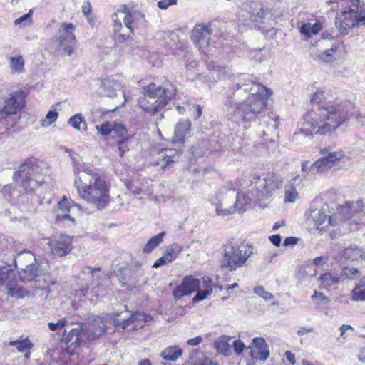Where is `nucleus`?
I'll return each mask as SVG.
<instances>
[{"label":"nucleus","instance_id":"obj_19","mask_svg":"<svg viewBox=\"0 0 365 365\" xmlns=\"http://www.w3.org/2000/svg\"><path fill=\"white\" fill-rule=\"evenodd\" d=\"M254 349L252 350V357L257 360L265 361L269 356V350L265 340L261 337L252 340Z\"/></svg>","mask_w":365,"mask_h":365},{"label":"nucleus","instance_id":"obj_29","mask_svg":"<svg viewBox=\"0 0 365 365\" xmlns=\"http://www.w3.org/2000/svg\"><path fill=\"white\" fill-rule=\"evenodd\" d=\"M245 197L244 196V195L238 192L237 194V197H236L235 207L226 209V208H222L221 205H218L216 207L217 215L219 216L225 217V216H228V215L233 214L235 212L236 208L238 209L239 210H242V207H239V204H240L241 200H245Z\"/></svg>","mask_w":365,"mask_h":365},{"label":"nucleus","instance_id":"obj_4","mask_svg":"<svg viewBox=\"0 0 365 365\" xmlns=\"http://www.w3.org/2000/svg\"><path fill=\"white\" fill-rule=\"evenodd\" d=\"M258 87L255 93L250 94L245 101L238 104L235 113L242 115L244 121H250L255 118L257 115L267 107L268 100L272 95L270 88L261 83L253 82Z\"/></svg>","mask_w":365,"mask_h":365},{"label":"nucleus","instance_id":"obj_47","mask_svg":"<svg viewBox=\"0 0 365 365\" xmlns=\"http://www.w3.org/2000/svg\"><path fill=\"white\" fill-rule=\"evenodd\" d=\"M48 327L51 331H56L61 328H63L66 325V320L61 319L58 320L56 323L50 322L48 323Z\"/></svg>","mask_w":365,"mask_h":365},{"label":"nucleus","instance_id":"obj_22","mask_svg":"<svg viewBox=\"0 0 365 365\" xmlns=\"http://www.w3.org/2000/svg\"><path fill=\"white\" fill-rule=\"evenodd\" d=\"M118 11L125 14V17L123 18V23L129 30V33L128 34H119V37L123 41H125L126 39L130 38L134 34L135 19L130 9L126 5H123Z\"/></svg>","mask_w":365,"mask_h":365},{"label":"nucleus","instance_id":"obj_55","mask_svg":"<svg viewBox=\"0 0 365 365\" xmlns=\"http://www.w3.org/2000/svg\"><path fill=\"white\" fill-rule=\"evenodd\" d=\"M270 242L275 246L279 247L280 245L282 239L279 235L276 234L269 237Z\"/></svg>","mask_w":365,"mask_h":365},{"label":"nucleus","instance_id":"obj_7","mask_svg":"<svg viewBox=\"0 0 365 365\" xmlns=\"http://www.w3.org/2000/svg\"><path fill=\"white\" fill-rule=\"evenodd\" d=\"M253 245L250 243L231 245L224 248L220 261V267L230 272H235L247 264L253 255Z\"/></svg>","mask_w":365,"mask_h":365},{"label":"nucleus","instance_id":"obj_39","mask_svg":"<svg viewBox=\"0 0 365 365\" xmlns=\"http://www.w3.org/2000/svg\"><path fill=\"white\" fill-rule=\"evenodd\" d=\"M331 167V164L328 163L327 159L326 158L325 156L317 160L314 163V168L317 169L318 172H324Z\"/></svg>","mask_w":365,"mask_h":365},{"label":"nucleus","instance_id":"obj_48","mask_svg":"<svg viewBox=\"0 0 365 365\" xmlns=\"http://www.w3.org/2000/svg\"><path fill=\"white\" fill-rule=\"evenodd\" d=\"M177 4V0H160L158 2V6L161 9H166L170 6Z\"/></svg>","mask_w":365,"mask_h":365},{"label":"nucleus","instance_id":"obj_17","mask_svg":"<svg viewBox=\"0 0 365 365\" xmlns=\"http://www.w3.org/2000/svg\"><path fill=\"white\" fill-rule=\"evenodd\" d=\"M81 328H73L68 333L66 330L63 334V340L66 346L65 351L69 354H74L82 343Z\"/></svg>","mask_w":365,"mask_h":365},{"label":"nucleus","instance_id":"obj_38","mask_svg":"<svg viewBox=\"0 0 365 365\" xmlns=\"http://www.w3.org/2000/svg\"><path fill=\"white\" fill-rule=\"evenodd\" d=\"M96 129L99 134L103 136H106L111 133L112 130H113V126L110 122L106 121L101 125H96Z\"/></svg>","mask_w":365,"mask_h":365},{"label":"nucleus","instance_id":"obj_60","mask_svg":"<svg viewBox=\"0 0 365 365\" xmlns=\"http://www.w3.org/2000/svg\"><path fill=\"white\" fill-rule=\"evenodd\" d=\"M297 245V237H286L284 240V246H289V245Z\"/></svg>","mask_w":365,"mask_h":365},{"label":"nucleus","instance_id":"obj_61","mask_svg":"<svg viewBox=\"0 0 365 365\" xmlns=\"http://www.w3.org/2000/svg\"><path fill=\"white\" fill-rule=\"evenodd\" d=\"M190 124L189 123V125L187 128L186 125L183 123H178L177 125V127H176L175 133H181L182 132L183 128H185V133H187L190 130Z\"/></svg>","mask_w":365,"mask_h":365},{"label":"nucleus","instance_id":"obj_34","mask_svg":"<svg viewBox=\"0 0 365 365\" xmlns=\"http://www.w3.org/2000/svg\"><path fill=\"white\" fill-rule=\"evenodd\" d=\"M10 68L13 73H21L24 72L25 61L22 56L18 55L16 56L9 57Z\"/></svg>","mask_w":365,"mask_h":365},{"label":"nucleus","instance_id":"obj_10","mask_svg":"<svg viewBox=\"0 0 365 365\" xmlns=\"http://www.w3.org/2000/svg\"><path fill=\"white\" fill-rule=\"evenodd\" d=\"M0 291H6L9 296L17 299L29 294L26 289L18 285L12 271L5 267H0Z\"/></svg>","mask_w":365,"mask_h":365},{"label":"nucleus","instance_id":"obj_41","mask_svg":"<svg viewBox=\"0 0 365 365\" xmlns=\"http://www.w3.org/2000/svg\"><path fill=\"white\" fill-rule=\"evenodd\" d=\"M346 4L349 9H355L357 13L362 14L365 11V5L360 0H346Z\"/></svg>","mask_w":365,"mask_h":365},{"label":"nucleus","instance_id":"obj_62","mask_svg":"<svg viewBox=\"0 0 365 365\" xmlns=\"http://www.w3.org/2000/svg\"><path fill=\"white\" fill-rule=\"evenodd\" d=\"M284 356L287 359V360L291 364H295V356L294 354H292L290 351H287L284 354Z\"/></svg>","mask_w":365,"mask_h":365},{"label":"nucleus","instance_id":"obj_32","mask_svg":"<svg viewBox=\"0 0 365 365\" xmlns=\"http://www.w3.org/2000/svg\"><path fill=\"white\" fill-rule=\"evenodd\" d=\"M165 235V232H162L153 236L143 247V253L148 254L153 251L163 242Z\"/></svg>","mask_w":365,"mask_h":365},{"label":"nucleus","instance_id":"obj_53","mask_svg":"<svg viewBox=\"0 0 365 365\" xmlns=\"http://www.w3.org/2000/svg\"><path fill=\"white\" fill-rule=\"evenodd\" d=\"M92 8L91 3L87 1L82 6V12L86 16L88 17L91 14Z\"/></svg>","mask_w":365,"mask_h":365},{"label":"nucleus","instance_id":"obj_56","mask_svg":"<svg viewBox=\"0 0 365 365\" xmlns=\"http://www.w3.org/2000/svg\"><path fill=\"white\" fill-rule=\"evenodd\" d=\"M295 192L294 188H293V191L290 192L288 190H286L285 192V202H294L295 200Z\"/></svg>","mask_w":365,"mask_h":365},{"label":"nucleus","instance_id":"obj_21","mask_svg":"<svg viewBox=\"0 0 365 365\" xmlns=\"http://www.w3.org/2000/svg\"><path fill=\"white\" fill-rule=\"evenodd\" d=\"M345 55L346 52L344 46L339 45L324 51L319 55V58L324 62L329 63L343 58Z\"/></svg>","mask_w":365,"mask_h":365},{"label":"nucleus","instance_id":"obj_51","mask_svg":"<svg viewBox=\"0 0 365 365\" xmlns=\"http://www.w3.org/2000/svg\"><path fill=\"white\" fill-rule=\"evenodd\" d=\"M339 330L341 331L340 338L345 340L347 338V331L354 330V328L351 325L343 324L339 327Z\"/></svg>","mask_w":365,"mask_h":365},{"label":"nucleus","instance_id":"obj_36","mask_svg":"<svg viewBox=\"0 0 365 365\" xmlns=\"http://www.w3.org/2000/svg\"><path fill=\"white\" fill-rule=\"evenodd\" d=\"M322 29L319 23L315 22L313 24L310 23L303 25L300 29V33L307 37H311L312 35L318 34Z\"/></svg>","mask_w":365,"mask_h":365},{"label":"nucleus","instance_id":"obj_13","mask_svg":"<svg viewBox=\"0 0 365 365\" xmlns=\"http://www.w3.org/2000/svg\"><path fill=\"white\" fill-rule=\"evenodd\" d=\"M108 316L109 314L103 317L97 316L88 324L85 330V334L88 341L96 340L106 333L108 329V322H112Z\"/></svg>","mask_w":365,"mask_h":365},{"label":"nucleus","instance_id":"obj_42","mask_svg":"<svg viewBox=\"0 0 365 365\" xmlns=\"http://www.w3.org/2000/svg\"><path fill=\"white\" fill-rule=\"evenodd\" d=\"M83 121V119L81 114L78 113V114H76V115L71 116L69 118L68 123L69 125H71L73 128H74L75 129L80 130H81L80 125Z\"/></svg>","mask_w":365,"mask_h":365},{"label":"nucleus","instance_id":"obj_6","mask_svg":"<svg viewBox=\"0 0 365 365\" xmlns=\"http://www.w3.org/2000/svg\"><path fill=\"white\" fill-rule=\"evenodd\" d=\"M128 314L123 316V312L109 313L108 317L112 321L118 332L133 334L142 329L147 322L153 320V317L142 312L125 310Z\"/></svg>","mask_w":365,"mask_h":365},{"label":"nucleus","instance_id":"obj_20","mask_svg":"<svg viewBox=\"0 0 365 365\" xmlns=\"http://www.w3.org/2000/svg\"><path fill=\"white\" fill-rule=\"evenodd\" d=\"M168 149L162 150L158 153V158L156 160L150 163L153 166H160L162 170H165L171 165L178 160V156L176 153L168 155L166 151Z\"/></svg>","mask_w":365,"mask_h":365},{"label":"nucleus","instance_id":"obj_46","mask_svg":"<svg viewBox=\"0 0 365 365\" xmlns=\"http://www.w3.org/2000/svg\"><path fill=\"white\" fill-rule=\"evenodd\" d=\"M233 348H234V351L237 354V355H240L242 353V351H244L245 348V344L243 343L242 341L238 339V340H235L234 342H233Z\"/></svg>","mask_w":365,"mask_h":365},{"label":"nucleus","instance_id":"obj_27","mask_svg":"<svg viewBox=\"0 0 365 365\" xmlns=\"http://www.w3.org/2000/svg\"><path fill=\"white\" fill-rule=\"evenodd\" d=\"M322 285L324 288L336 287L339 283H341L340 275H334L330 272H326L321 275L319 278Z\"/></svg>","mask_w":365,"mask_h":365},{"label":"nucleus","instance_id":"obj_23","mask_svg":"<svg viewBox=\"0 0 365 365\" xmlns=\"http://www.w3.org/2000/svg\"><path fill=\"white\" fill-rule=\"evenodd\" d=\"M75 202L68 199L65 195L58 202V208L61 212V215H57L56 222H61L64 219H68L71 222H74L75 220L69 215L70 209L75 205Z\"/></svg>","mask_w":365,"mask_h":365},{"label":"nucleus","instance_id":"obj_64","mask_svg":"<svg viewBox=\"0 0 365 365\" xmlns=\"http://www.w3.org/2000/svg\"><path fill=\"white\" fill-rule=\"evenodd\" d=\"M356 23H361L364 26H365V16L362 15V14L357 13V11H356Z\"/></svg>","mask_w":365,"mask_h":365},{"label":"nucleus","instance_id":"obj_30","mask_svg":"<svg viewBox=\"0 0 365 365\" xmlns=\"http://www.w3.org/2000/svg\"><path fill=\"white\" fill-rule=\"evenodd\" d=\"M351 299L354 301H365V276L359 279L351 291Z\"/></svg>","mask_w":365,"mask_h":365},{"label":"nucleus","instance_id":"obj_3","mask_svg":"<svg viewBox=\"0 0 365 365\" xmlns=\"http://www.w3.org/2000/svg\"><path fill=\"white\" fill-rule=\"evenodd\" d=\"M88 177L76 176L74 186L81 199L98 210L106 208L111 201L110 182L106 176L90 168L83 169Z\"/></svg>","mask_w":365,"mask_h":365},{"label":"nucleus","instance_id":"obj_26","mask_svg":"<svg viewBox=\"0 0 365 365\" xmlns=\"http://www.w3.org/2000/svg\"><path fill=\"white\" fill-rule=\"evenodd\" d=\"M182 353L183 351L179 346H169L162 351L160 356L166 361H175L182 356Z\"/></svg>","mask_w":365,"mask_h":365},{"label":"nucleus","instance_id":"obj_12","mask_svg":"<svg viewBox=\"0 0 365 365\" xmlns=\"http://www.w3.org/2000/svg\"><path fill=\"white\" fill-rule=\"evenodd\" d=\"M75 25L72 23L63 22L60 25L59 31L62 32L57 38L59 46L63 52L71 56L76 48L77 39L74 34Z\"/></svg>","mask_w":365,"mask_h":365},{"label":"nucleus","instance_id":"obj_28","mask_svg":"<svg viewBox=\"0 0 365 365\" xmlns=\"http://www.w3.org/2000/svg\"><path fill=\"white\" fill-rule=\"evenodd\" d=\"M361 273L358 268L351 266H345L342 268L340 277L342 282L345 280H355L357 279Z\"/></svg>","mask_w":365,"mask_h":365},{"label":"nucleus","instance_id":"obj_5","mask_svg":"<svg viewBox=\"0 0 365 365\" xmlns=\"http://www.w3.org/2000/svg\"><path fill=\"white\" fill-rule=\"evenodd\" d=\"M39 160L34 157H30L20 165L19 170L14 172L13 180L26 192H32L45 182Z\"/></svg>","mask_w":365,"mask_h":365},{"label":"nucleus","instance_id":"obj_16","mask_svg":"<svg viewBox=\"0 0 365 365\" xmlns=\"http://www.w3.org/2000/svg\"><path fill=\"white\" fill-rule=\"evenodd\" d=\"M211 34L212 29L210 26L203 24H197L194 27L192 31L191 39L201 51L202 46L205 48L208 47Z\"/></svg>","mask_w":365,"mask_h":365},{"label":"nucleus","instance_id":"obj_54","mask_svg":"<svg viewBox=\"0 0 365 365\" xmlns=\"http://www.w3.org/2000/svg\"><path fill=\"white\" fill-rule=\"evenodd\" d=\"M168 259L167 257L163 255L161 257L158 259L153 264V267L158 268L163 265H165L170 262V261H168Z\"/></svg>","mask_w":365,"mask_h":365},{"label":"nucleus","instance_id":"obj_59","mask_svg":"<svg viewBox=\"0 0 365 365\" xmlns=\"http://www.w3.org/2000/svg\"><path fill=\"white\" fill-rule=\"evenodd\" d=\"M202 342L201 336H197L192 339H190L187 341V344L192 346H195L199 345Z\"/></svg>","mask_w":365,"mask_h":365},{"label":"nucleus","instance_id":"obj_14","mask_svg":"<svg viewBox=\"0 0 365 365\" xmlns=\"http://www.w3.org/2000/svg\"><path fill=\"white\" fill-rule=\"evenodd\" d=\"M200 282L198 279L191 275L184 277L181 284L176 286L173 291L174 299L177 301L185 295L197 291L200 288Z\"/></svg>","mask_w":365,"mask_h":365},{"label":"nucleus","instance_id":"obj_43","mask_svg":"<svg viewBox=\"0 0 365 365\" xmlns=\"http://www.w3.org/2000/svg\"><path fill=\"white\" fill-rule=\"evenodd\" d=\"M113 130L118 137L121 138L120 140H127L128 138L125 137V135L128 133V130L124 125L116 124L113 126Z\"/></svg>","mask_w":365,"mask_h":365},{"label":"nucleus","instance_id":"obj_15","mask_svg":"<svg viewBox=\"0 0 365 365\" xmlns=\"http://www.w3.org/2000/svg\"><path fill=\"white\" fill-rule=\"evenodd\" d=\"M356 19L355 9L351 8L338 14L336 17L335 24L341 34L345 35L348 34L350 29L356 25Z\"/></svg>","mask_w":365,"mask_h":365},{"label":"nucleus","instance_id":"obj_40","mask_svg":"<svg viewBox=\"0 0 365 365\" xmlns=\"http://www.w3.org/2000/svg\"><path fill=\"white\" fill-rule=\"evenodd\" d=\"M325 157L327 159L328 163H329L332 166L336 161L344 158V153L341 150H339L337 151L330 152Z\"/></svg>","mask_w":365,"mask_h":365},{"label":"nucleus","instance_id":"obj_44","mask_svg":"<svg viewBox=\"0 0 365 365\" xmlns=\"http://www.w3.org/2000/svg\"><path fill=\"white\" fill-rule=\"evenodd\" d=\"M215 347L218 350H220L222 354H224L225 355H226L227 354V352L230 351V349L229 344H227V342L226 341H220L216 342Z\"/></svg>","mask_w":365,"mask_h":365},{"label":"nucleus","instance_id":"obj_1","mask_svg":"<svg viewBox=\"0 0 365 365\" xmlns=\"http://www.w3.org/2000/svg\"><path fill=\"white\" fill-rule=\"evenodd\" d=\"M309 216L317 229L321 232H346L354 230L356 225L365 223V203L358 200L346 202L344 205L329 204L321 199H315L309 208Z\"/></svg>","mask_w":365,"mask_h":365},{"label":"nucleus","instance_id":"obj_2","mask_svg":"<svg viewBox=\"0 0 365 365\" xmlns=\"http://www.w3.org/2000/svg\"><path fill=\"white\" fill-rule=\"evenodd\" d=\"M330 91H317L311 98L316 108L302 117L300 130L305 136L326 135L334 131L346 120L347 111L340 104H332Z\"/></svg>","mask_w":365,"mask_h":365},{"label":"nucleus","instance_id":"obj_49","mask_svg":"<svg viewBox=\"0 0 365 365\" xmlns=\"http://www.w3.org/2000/svg\"><path fill=\"white\" fill-rule=\"evenodd\" d=\"M113 29L115 34L119 33L123 27L122 24L118 18L117 14H114L113 15Z\"/></svg>","mask_w":365,"mask_h":365},{"label":"nucleus","instance_id":"obj_9","mask_svg":"<svg viewBox=\"0 0 365 365\" xmlns=\"http://www.w3.org/2000/svg\"><path fill=\"white\" fill-rule=\"evenodd\" d=\"M166 91L154 83L148 84L144 89L143 96L138 99V105L148 114L155 115L161 111L168 104Z\"/></svg>","mask_w":365,"mask_h":365},{"label":"nucleus","instance_id":"obj_25","mask_svg":"<svg viewBox=\"0 0 365 365\" xmlns=\"http://www.w3.org/2000/svg\"><path fill=\"white\" fill-rule=\"evenodd\" d=\"M250 181L253 188L256 191V195L259 197H265V177L261 178L257 174H252L250 176Z\"/></svg>","mask_w":365,"mask_h":365},{"label":"nucleus","instance_id":"obj_50","mask_svg":"<svg viewBox=\"0 0 365 365\" xmlns=\"http://www.w3.org/2000/svg\"><path fill=\"white\" fill-rule=\"evenodd\" d=\"M31 14L32 11L30 10L29 13L21 16V17L16 19L14 21L15 25H19L24 21H29V22H31Z\"/></svg>","mask_w":365,"mask_h":365},{"label":"nucleus","instance_id":"obj_45","mask_svg":"<svg viewBox=\"0 0 365 365\" xmlns=\"http://www.w3.org/2000/svg\"><path fill=\"white\" fill-rule=\"evenodd\" d=\"M210 294H211V290H203L197 292V293L193 297L192 301L194 302L202 301L206 299L207 295Z\"/></svg>","mask_w":365,"mask_h":365},{"label":"nucleus","instance_id":"obj_63","mask_svg":"<svg viewBox=\"0 0 365 365\" xmlns=\"http://www.w3.org/2000/svg\"><path fill=\"white\" fill-rule=\"evenodd\" d=\"M12 190H13L12 185L10 184H8V185H6L5 186H4L2 192L4 195H8V196L11 197Z\"/></svg>","mask_w":365,"mask_h":365},{"label":"nucleus","instance_id":"obj_58","mask_svg":"<svg viewBox=\"0 0 365 365\" xmlns=\"http://www.w3.org/2000/svg\"><path fill=\"white\" fill-rule=\"evenodd\" d=\"M328 257H319L314 259V264L315 266H320L324 264L327 262Z\"/></svg>","mask_w":365,"mask_h":365},{"label":"nucleus","instance_id":"obj_18","mask_svg":"<svg viewBox=\"0 0 365 365\" xmlns=\"http://www.w3.org/2000/svg\"><path fill=\"white\" fill-rule=\"evenodd\" d=\"M339 257L350 262L365 261V252L356 245L345 247Z\"/></svg>","mask_w":365,"mask_h":365},{"label":"nucleus","instance_id":"obj_31","mask_svg":"<svg viewBox=\"0 0 365 365\" xmlns=\"http://www.w3.org/2000/svg\"><path fill=\"white\" fill-rule=\"evenodd\" d=\"M9 346H16L17 350L19 352H25L27 351L25 354V357L29 359L30 356V350L33 347V344L30 341L28 338L24 339L22 340H16L11 341L9 343Z\"/></svg>","mask_w":365,"mask_h":365},{"label":"nucleus","instance_id":"obj_37","mask_svg":"<svg viewBox=\"0 0 365 365\" xmlns=\"http://www.w3.org/2000/svg\"><path fill=\"white\" fill-rule=\"evenodd\" d=\"M58 117V113L56 110H49L46 114V118L41 120V125L43 127H47L54 123Z\"/></svg>","mask_w":365,"mask_h":365},{"label":"nucleus","instance_id":"obj_57","mask_svg":"<svg viewBox=\"0 0 365 365\" xmlns=\"http://www.w3.org/2000/svg\"><path fill=\"white\" fill-rule=\"evenodd\" d=\"M193 365H218V364L212 361L208 358H205L197 361Z\"/></svg>","mask_w":365,"mask_h":365},{"label":"nucleus","instance_id":"obj_24","mask_svg":"<svg viewBox=\"0 0 365 365\" xmlns=\"http://www.w3.org/2000/svg\"><path fill=\"white\" fill-rule=\"evenodd\" d=\"M19 277L22 282H31L35 280L39 274V267L35 263H31L18 272Z\"/></svg>","mask_w":365,"mask_h":365},{"label":"nucleus","instance_id":"obj_52","mask_svg":"<svg viewBox=\"0 0 365 365\" xmlns=\"http://www.w3.org/2000/svg\"><path fill=\"white\" fill-rule=\"evenodd\" d=\"M257 294L262 295V297L266 299L272 298V294L268 292H266L263 287H258L255 289Z\"/></svg>","mask_w":365,"mask_h":365},{"label":"nucleus","instance_id":"obj_35","mask_svg":"<svg viewBox=\"0 0 365 365\" xmlns=\"http://www.w3.org/2000/svg\"><path fill=\"white\" fill-rule=\"evenodd\" d=\"M182 250V245H179L178 243H173L166 248L164 252V255L168 259V261L172 262L178 258V257L180 255Z\"/></svg>","mask_w":365,"mask_h":365},{"label":"nucleus","instance_id":"obj_8","mask_svg":"<svg viewBox=\"0 0 365 365\" xmlns=\"http://www.w3.org/2000/svg\"><path fill=\"white\" fill-rule=\"evenodd\" d=\"M30 94L29 88L26 87L18 88L11 91L3 100L4 106L0 108V122L4 123L10 116L21 113L27 105V99Z\"/></svg>","mask_w":365,"mask_h":365},{"label":"nucleus","instance_id":"obj_11","mask_svg":"<svg viewBox=\"0 0 365 365\" xmlns=\"http://www.w3.org/2000/svg\"><path fill=\"white\" fill-rule=\"evenodd\" d=\"M73 236L63 233L53 235L48 242L51 253L59 257H65L73 249Z\"/></svg>","mask_w":365,"mask_h":365},{"label":"nucleus","instance_id":"obj_33","mask_svg":"<svg viewBox=\"0 0 365 365\" xmlns=\"http://www.w3.org/2000/svg\"><path fill=\"white\" fill-rule=\"evenodd\" d=\"M265 197H268L273 191L280 186V182L273 173H268L265 177Z\"/></svg>","mask_w":365,"mask_h":365}]
</instances>
